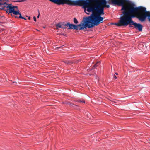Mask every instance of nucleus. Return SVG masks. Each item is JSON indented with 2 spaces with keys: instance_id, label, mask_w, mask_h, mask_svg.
Instances as JSON below:
<instances>
[{
  "instance_id": "nucleus-24",
  "label": "nucleus",
  "mask_w": 150,
  "mask_h": 150,
  "mask_svg": "<svg viewBox=\"0 0 150 150\" xmlns=\"http://www.w3.org/2000/svg\"><path fill=\"white\" fill-rule=\"evenodd\" d=\"M115 74H116V75H118V73H115Z\"/></svg>"
},
{
  "instance_id": "nucleus-11",
  "label": "nucleus",
  "mask_w": 150,
  "mask_h": 150,
  "mask_svg": "<svg viewBox=\"0 0 150 150\" xmlns=\"http://www.w3.org/2000/svg\"><path fill=\"white\" fill-rule=\"evenodd\" d=\"M12 13L13 14L16 15H19V16H20V14H21L20 13H19V10L18 11H16L15 10H14L13 12H12Z\"/></svg>"
},
{
  "instance_id": "nucleus-21",
  "label": "nucleus",
  "mask_w": 150,
  "mask_h": 150,
  "mask_svg": "<svg viewBox=\"0 0 150 150\" xmlns=\"http://www.w3.org/2000/svg\"><path fill=\"white\" fill-rule=\"evenodd\" d=\"M83 0H80V3H81V2H82Z\"/></svg>"
},
{
  "instance_id": "nucleus-15",
  "label": "nucleus",
  "mask_w": 150,
  "mask_h": 150,
  "mask_svg": "<svg viewBox=\"0 0 150 150\" xmlns=\"http://www.w3.org/2000/svg\"><path fill=\"white\" fill-rule=\"evenodd\" d=\"M24 1V0H16V1H13V2H23Z\"/></svg>"
},
{
  "instance_id": "nucleus-7",
  "label": "nucleus",
  "mask_w": 150,
  "mask_h": 150,
  "mask_svg": "<svg viewBox=\"0 0 150 150\" xmlns=\"http://www.w3.org/2000/svg\"><path fill=\"white\" fill-rule=\"evenodd\" d=\"M93 2L94 3L96 7L99 10L101 8L102 9L103 13H102V15H104V7H102L103 5H105L107 3L106 0H92Z\"/></svg>"
},
{
  "instance_id": "nucleus-19",
  "label": "nucleus",
  "mask_w": 150,
  "mask_h": 150,
  "mask_svg": "<svg viewBox=\"0 0 150 150\" xmlns=\"http://www.w3.org/2000/svg\"><path fill=\"white\" fill-rule=\"evenodd\" d=\"M12 6L13 8L14 9V8H16L18 9V7L16 6Z\"/></svg>"
},
{
  "instance_id": "nucleus-8",
  "label": "nucleus",
  "mask_w": 150,
  "mask_h": 150,
  "mask_svg": "<svg viewBox=\"0 0 150 150\" xmlns=\"http://www.w3.org/2000/svg\"><path fill=\"white\" fill-rule=\"evenodd\" d=\"M51 2L54 3L58 5L67 4H72V3H75V2L71 1V0H49Z\"/></svg>"
},
{
  "instance_id": "nucleus-3",
  "label": "nucleus",
  "mask_w": 150,
  "mask_h": 150,
  "mask_svg": "<svg viewBox=\"0 0 150 150\" xmlns=\"http://www.w3.org/2000/svg\"><path fill=\"white\" fill-rule=\"evenodd\" d=\"M119 23H116L115 24L117 26H127L129 25V27H132L131 25H133L135 29H137L139 31L142 30L143 26L140 23H137L134 22L132 19L127 17V16H123L120 18Z\"/></svg>"
},
{
  "instance_id": "nucleus-14",
  "label": "nucleus",
  "mask_w": 150,
  "mask_h": 150,
  "mask_svg": "<svg viewBox=\"0 0 150 150\" xmlns=\"http://www.w3.org/2000/svg\"><path fill=\"white\" fill-rule=\"evenodd\" d=\"M16 18H20L23 19H24L25 20H26V18H25L23 17L21 15V14H20V16H19V17H16Z\"/></svg>"
},
{
  "instance_id": "nucleus-25",
  "label": "nucleus",
  "mask_w": 150,
  "mask_h": 150,
  "mask_svg": "<svg viewBox=\"0 0 150 150\" xmlns=\"http://www.w3.org/2000/svg\"><path fill=\"white\" fill-rule=\"evenodd\" d=\"M39 15H38V18H39Z\"/></svg>"
},
{
  "instance_id": "nucleus-2",
  "label": "nucleus",
  "mask_w": 150,
  "mask_h": 150,
  "mask_svg": "<svg viewBox=\"0 0 150 150\" xmlns=\"http://www.w3.org/2000/svg\"><path fill=\"white\" fill-rule=\"evenodd\" d=\"M109 1L115 5L121 6V10L123 11V14L130 15L137 12L145 13L147 11L146 8L144 7H134L128 0H109Z\"/></svg>"
},
{
  "instance_id": "nucleus-10",
  "label": "nucleus",
  "mask_w": 150,
  "mask_h": 150,
  "mask_svg": "<svg viewBox=\"0 0 150 150\" xmlns=\"http://www.w3.org/2000/svg\"><path fill=\"white\" fill-rule=\"evenodd\" d=\"M71 1H73L74 2H75V3H72L71 4H67V5H70V6H77L79 5L80 4V0H78L77 1H72L71 0Z\"/></svg>"
},
{
  "instance_id": "nucleus-22",
  "label": "nucleus",
  "mask_w": 150,
  "mask_h": 150,
  "mask_svg": "<svg viewBox=\"0 0 150 150\" xmlns=\"http://www.w3.org/2000/svg\"><path fill=\"white\" fill-rule=\"evenodd\" d=\"M28 19L29 20H30V17H29L28 18Z\"/></svg>"
},
{
  "instance_id": "nucleus-13",
  "label": "nucleus",
  "mask_w": 150,
  "mask_h": 150,
  "mask_svg": "<svg viewBox=\"0 0 150 150\" xmlns=\"http://www.w3.org/2000/svg\"><path fill=\"white\" fill-rule=\"evenodd\" d=\"M74 22L75 24H77L78 23V21L76 18H74Z\"/></svg>"
},
{
  "instance_id": "nucleus-4",
  "label": "nucleus",
  "mask_w": 150,
  "mask_h": 150,
  "mask_svg": "<svg viewBox=\"0 0 150 150\" xmlns=\"http://www.w3.org/2000/svg\"><path fill=\"white\" fill-rule=\"evenodd\" d=\"M123 15L124 16H127V17L132 19L136 17L141 22L144 21L147 17L148 20L150 21V12L149 11H146L145 13L137 12L130 15Z\"/></svg>"
},
{
  "instance_id": "nucleus-16",
  "label": "nucleus",
  "mask_w": 150,
  "mask_h": 150,
  "mask_svg": "<svg viewBox=\"0 0 150 150\" xmlns=\"http://www.w3.org/2000/svg\"><path fill=\"white\" fill-rule=\"evenodd\" d=\"M102 7H104V8L106 7L107 8H108L110 7V6L109 5H106V4L105 5H103Z\"/></svg>"
},
{
  "instance_id": "nucleus-1",
  "label": "nucleus",
  "mask_w": 150,
  "mask_h": 150,
  "mask_svg": "<svg viewBox=\"0 0 150 150\" xmlns=\"http://www.w3.org/2000/svg\"><path fill=\"white\" fill-rule=\"evenodd\" d=\"M84 5L88 6L86 11L88 12H92V14L88 17L83 18V21L84 22L91 28L94 26H97L102 22L103 18L101 16L103 13L102 9L99 10L95 4H89L88 2L85 1Z\"/></svg>"
},
{
  "instance_id": "nucleus-5",
  "label": "nucleus",
  "mask_w": 150,
  "mask_h": 150,
  "mask_svg": "<svg viewBox=\"0 0 150 150\" xmlns=\"http://www.w3.org/2000/svg\"><path fill=\"white\" fill-rule=\"evenodd\" d=\"M66 26H68L69 27V29H74L78 30H83L85 28H86L87 27L89 28L88 26L83 21V20L81 24L77 25L70 24L68 22L66 24Z\"/></svg>"
},
{
  "instance_id": "nucleus-17",
  "label": "nucleus",
  "mask_w": 150,
  "mask_h": 150,
  "mask_svg": "<svg viewBox=\"0 0 150 150\" xmlns=\"http://www.w3.org/2000/svg\"><path fill=\"white\" fill-rule=\"evenodd\" d=\"M99 62H97L96 64L94 65V66H93V69H95V67H96V66H98L97 65V64H98V63H99Z\"/></svg>"
},
{
  "instance_id": "nucleus-20",
  "label": "nucleus",
  "mask_w": 150,
  "mask_h": 150,
  "mask_svg": "<svg viewBox=\"0 0 150 150\" xmlns=\"http://www.w3.org/2000/svg\"><path fill=\"white\" fill-rule=\"evenodd\" d=\"M113 77H114V78L115 79H117V77L115 75H114Z\"/></svg>"
},
{
  "instance_id": "nucleus-18",
  "label": "nucleus",
  "mask_w": 150,
  "mask_h": 150,
  "mask_svg": "<svg viewBox=\"0 0 150 150\" xmlns=\"http://www.w3.org/2000/svg\"><path fill=\"white\" fill-rule=\"evenodd\" d=\"M34 20L36 22V18L34 16L33 17Z\"/></svg>"
},
{
  "instance_id": "nucleus-9",
  "label": "nucleus",
  "mask_w": 150,
  "mask_h": 150,
  "mask_svg": "<svg viewBox=\"0 0 150 150\" xmlns=\"http://www.w3.org/2000/svg\"><path fill=\"white\" fill-rule=\"evenodd\" d=\"M66 24H61V23H58L56 25V26L57 29H58V28H61L62 29H65L66 28Z\"/></svg>"
},
{
  "instance_id": "nucleus-12",
  "label": "nucleus",
  "mask_w": 150,
  "mask_h": 150,
  "mask_svg": "<svg viewBox=\"0 0 150 150\" xmlns=\"http://www.w3.org/2000/svg\"><path fill=\"white\" fill-rule=\"evenodd\" d=\"M76 101L78 102H82L84 103H85V101L83 99L82 100H77Z\"/></svg>"
},
{
  "instance_id": "nucleus-6",
  "label": "nucleus",
  "mask_w": 150,
  "mask_h": 150,
  "mask_svg": "<svg viewBox=\"0 0 150 150\" xmlns=\"http://www.w3.org/2000/svg\"><path fill=\"white\" fill-rule=\"evenodd\" d=\"M11 4H8L6 2H0V9L5 10L8 14L12 13L14 10Z\"/></svg>"
},
{
  "instance_id": "nucleus-23",
  "label": "nucleus",
  "mask_w": 150,
  "mask_h": 150,
  "mask_svg": "<svg viewBox=\"0 0 150 150\" xmlns=\"http://www.w3.org/2000/svg\"><path fill=\"white\" fill-rule=\"evenodd\" d=\"M114 102L115 103H117V101H115Z\"/></svg>"
}]
</instances>
